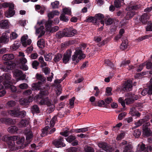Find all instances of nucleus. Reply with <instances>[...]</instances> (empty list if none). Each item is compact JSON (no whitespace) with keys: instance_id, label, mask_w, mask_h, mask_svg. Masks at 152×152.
<instances>
[{"instance_id":"nucleus-63","label":"nucleus","mask_w":152,"mask_h":152,"mask_svg":"<svg viewBox=\"0 0 152 152\" xmlns=\"http://www.w3.org/2000/svg\"><path fill=\"white\" fill-rule=\"evenodd\" d=\"M144 122V120L143 119H141L138 121L137 122L135 123L136 127H137L141 126Z\"/></svg>"},{"instance_id":"nucleus-13","label":"nucleus","mask_w":152,"mask_h":152,"mask_svg":"<svg viewBox=\"0 0 152 152\" xmlns=\"http://www.w3.org/2000/svg\"><path fill=\"white\" fill-rule=\"evenodd\" d=\"M138 8L137 6H133L131 7H129L127 9L129 10V11L128 12L126 15V19L128 20L129 18H132L135 14V12L132 11V10H136Z\"/></svg>"},{"instance_id":"nucleus-55","label":"nucleus","mask_w":152,"mask_h":152,"mask_svg":"<svg viewBox=\"0 0 152 152\" xmlns=\"http://www.w3.org/2000/svg\"><path fill=\"white\" fill-rule=\"evenodd\" d=\"M6 88L10 89L11 91L12 92H15L17 91V88L16 87L12 85V82L11 83V86L8 87H5Z\"/></svg>"},{"instance_id":"nucleus-54","label":"nucleus","mask_w":152,"mask_h":152,"mask_svg":"<svg viewBox=\"0 0 152 152\" xmlns=\"http://www.w3.org/2000/svg\"><path fill=\"white\" fill-rule=\"evenodd\" d=\"M28 85L26 83H22L18 86V87L21 89H25L28 88Z\"/></svg>"},{"instance_id":"nucleus-12","label":"nucleus","mask_w":152,"mask_h":152,"mask_svg":"<svg viewBox=\"0 0 152 152\" xmlns=\"http://www.w3.org/2000/svg\"><path fill=\"white\" fill-rule=\"evenodd\" d=\"M28 36L25 34L21 38V42L24 47H26L27 45L30 44L31 42V40L28 39Z\"/></svg>"},{"instance_id":"nucleus-41","label":"nucleus","mask_w":152,"mask_h":152,"mask_svg":"<svg viewBox=\"0 0 152 152\" xmlns=\"http://www.w3.org/2000/svg\"><path fill=\"white\" fill-rule=\"evenodd\" d=\"M88 131V128H85L75 129L74 132L77 133H84Z\"/></svg>"},{"instance_id":"nucleus-53","label":"nucleus","mask_w":152,"mask_h":152,"mask_svg":"<svg viewBox=\"0 0 152 152\" xmlns=\"http://www.w3.org/2000/svg\"><path fill=\"white\" fill-rule=\"evenodd\" d=\"M59 5V2L57 1H56L51 3V5L52 8L53 9L57 8L58 7Z\"/></svg>"},{"instance_id":"nucleus-14","label":"nucleus","mask_w":152,"mask_h":152,"mask_svg":"<svg viewBox=\"0 0 152 152\" xmlns=\"http://www.w3.org/2000/svg\"><path fill=\"white\" fill-rule=\"evenodd\" d=\"M95 21H96V24H98L100 21L101 24L104 25V15L98 13L96 14L94 16Z\"/></svg>"},{"instance_id":"nucleus-21","label":"nucleus","mask_w":152,"mask_h":152,"mask_svg":"<svg viewBox=\"0 0 152 152\" xmlns=\"http://www.w3.org/2000/svg\"><path fill=\"white\" fill-rule=\"evenodd\" d=\"M118 102L121 103L123 107H125V102L127 104H129L132 102V100L130 99H125V100H124L122 97H120L118 99Z\"/></svg>"},{"instance_id":"nucleus-57","label":"nucleus","mask_w":152,"mask_h":152,"mask_svg":"<svg viewBox=\"0 0 152 152\" xmlns=\"http://www.w3.org/2000/svg\"><path fill=\"white\" fill-rule=\"evenodd\" d=\"M141 132L138 129H137L135 130L133 135L135 137H138L141 135Z\"/></svg>"},{"instance_id":"nucleus-50","label":"nucleus","mask_w":152,"mask_h":152,"mask_svg":"<svg viewBox=\"0 0 152 152\" xmlns=\"http://www.w3.org/2000/svg\"><path fill=\"white\" fill-rule=\"evenodd\" d=\"M94 16V17H89L86 20V21L88 22H92L93 23L96 24V21H95Z\"/></svg>"},{"instance_id":"nucleus-24","label":"nucleus","mask_w":152,"mask_h":152,"mask_svg":"<svg viewBox=\"0 0 152 152\" xmlns=\"http://www.w3.org/2000/svg\"><path fill=\"white\" fill-rule=\"evenodd\" d=\"M129 113L133 116L139 117L140 115V113L136 110L135 107H132L130 109Z\"/></svg>"},{"instance_id":"nucleus-17","label":"nucleus","mask_w":152,"mask_h":152,"mask_svg":"<svg viewBox=\"0 0 152 152\" xmlns=\"http://www.w3.org/2000/svg\"><path fill=\"white\" fill-rule=\"evenodd\" d=\"M72 52L71 50H69L64 54L62 60L64 63L66 64L68 62L71 58Z\"/></svg>"},{"instance_id":"nucleus-33","label":"nucleus","mask_w":152,"mask_h":152,"mask_svg":"<svg viewBox=\"0 0 152 152\" xmlns=\"http://www.w3.org/2000/svg\"><path fill=\"white\" fill-rule=\"evenodd\" d=\"M149 17L146 14H144L141 17L140 19L142 23H144L149 19Z\"/></svg>"},{"instance_id":"nucleus-42","label":"nucleus","mask_w":152,"mask_h":152,"mask_svg":"<svg viewBox=\"0 0 152 152\" xmlns=\"http://www.w3.org/2000/svg\"><path fill=\"white\" fill-rule=\"evenodd\" d=\"M145 149V145L142 143L138 145L137 151L136 152H141L143 151Z\"/></svg>"},{"instance_id":"nucleus-32","label":"nucleus","mask_w":152,"mask_h":152,"mask_svg":"<svg viewBox=\"0 0 152 152\" xmlns=\"http://www.w3.org/2000/svg\"><path fill=\"white\" fill-rule=\"evenodd\" d=\"M63 13L65 15H70L72 14L71 9L70 8L64 7L62 9Z\"/></svg>"},{"instance_id":"nucleus-44","label":"nucleus","mask_w":152,"mask_h":152,"mask_svg":"<svg viewBox=\"0 0 152 152\" xmlns=\"http://www.w3.org/2000/svg\"><path fill=\"white\" fill-rule=\"evenodd\" d=\"M53 54L51 53H46L45 55V61H50L52 58Z\"/></svg>"},{"instance_id":"nucleus-9","label":"nucleus","mask_w":152,"mask_h":152,"mask_svg":"<svg viewBox=\"0 0 152 152\" xmlns=\"http://www.w3.org/2000/svg\"><path fill=\"white\" fill-rule=\"evenodd\" d=\"M13 76L17 81L23 80L25 78V75L22 74V72L18 69L15 70L14 71Z\"/></svg>"},{"instance_id":"nucleus-47","label":"nucleus","mask_w":152,"mask_h":152,"mask_svg":"<svg viewBox=\"0 0 152 152\" xmlns=\"http://www.w3.org/2000/svg\"><path fill=\"white\" fill-rule=\"evenodd\" d=\"M44 43L45 42L44 39H41L37 41V45L38 47L41 48H42L44 46Z\"/></svg>"},{"instance_id":"nucleus-5","label":"nucleus","mask_w":152,"mask_h":152,"mask_svg":"<svg viewBox=\"0 0 152 152\" xmlns=\"http://www.w3.org/2000/svg\"><path fill=\"white\" fill-rule=\"evenodd\" d=\"M8 113L11 116L14 117H20L21 118L24 117L26 115V113L25 111L19 112L18 109L11 110L8 111Z\"/></svg>"},{"instance_id":"nucleus-1","label":"nucleus","mask_w":152,"mask_h":152,"mask_svg":"<svg viewBox=\"0 0 152 152\" xmlns=\"http://www.w3.org/2000/svg\"><path fill=\"white\" fill-rule=\"evenodd\" d=\"M77 32L76 30L71 28H66L62 31L58 32L56 37L59 38L64 37H71L75 35Z\"/></svg>"},{"instance_id":"nucleus-15","label":"nucleus","mask_w":152,"mask_h":152,"mask_svg":"<svg viewBox=\"0 0 152 152\" xmlns=\"http://www.w3.org/2000/svg\"><path fill=\"white\" fill-rule=\"evenodd\" d=\"M14 5L13 4H12L10 6L8 10L5 13V16L7 18H10L13 16L15 12L14 10Z\"/></svg>"},{"instance_id":"nucleus-27","label":"nucleus","mask_w":152,"mask_h":152,"mask_svg":"<svg viewBox=\"0 0 152 152\" xmlns=\"http://www.w3.org/2000/svg\"><path fill=\"white\" fill-rule=\"evenodd\" d=\"M0 26L3 28H7L9 26V23L7 20H2L0 21Z\"/></svg>"},{"instance_id":"nucleus-51","label":"nucleus","mask_w":152,"mask_h":152,"mask_svg":"<svg viewBox=\"0 0 152 152\" xmlns=\"http://www.w3.org/2000/svg\"><path fill=\"white\" fill-rule=\"evenodd\" d=\"M124 0H115L114 5L117 8L120 7L121 6V2Z\"/></svg>"},{"instance_id":"nucleus-45","label":"nucleus","mask_w":152,"mask_h":152,"mask_svg":"<svg viewBox=\"0 0 152 152\" xmlns=\"http://www.w3.org/2000/svg\"><path fill=\"white\" fill-rule=\"evenodd\" d=\"M62 57V55L61 54L58 53L55 55L54 58V61L55 62H58L61 59Z\"/></svg>"},{"instance_id":"nucleus-11","label":"nucleus","mask_w":152,"mask_h":152,"mask_svg":"<svg viewBox=\"0 0 152 152\" xmlns=\"http://www.w3.org/2000/svg\"><path fill=\"white\" fill-rule=\"evenodd\" d=\"M99 147L102 148L107 152H111L113 151L114 149L110 146L107 145V143L104 142H101L98 144Z\"/></svg>"},{"instance_id":"nucleus-36","label":"nucleus","mask_w":152,"mask_h":152,"mask_svg":"<svg viewBox=\"0 0 152 152\" xmlns=\"http://www.w3.org/2000/svg\"><path fill=\"white\" fill-rule=\"evenodd\" d=\"M128 41L126 40L122 42L120 46V48L122 50H124L127 48L128 46Z\"/></svg>"},{"instance_id":"nucleus-3","label":"nucleus","mask_w":152,"mask_h":152,"mask_svg":"<svg viewBox=\"0 0 152 152\" xmlns=\"http://www.w3.org/2000/svg\"><path fill=\"white\" fill-rule=\"evenodd\" d=\"M11 77V75L10 74H4L2 76H0V83L2 82L5 87L10 86L12 83Z\"/></svg>"},{"instance_id":"nucleus-30","label":"nucleus","mask_w":152,"mask_h":152,"mask_svg":"<svg viewBox=\"0 0 152 152\" xmlns=\"http://www.w3.org/2000/svg\"><path fill=\"white\" fill-rule=\"evenodd\" d=\"M32 98L30 101H28V100L26 99L22 98L20 100V103L22 105L26 106L30 102H32Z\"/></svg>"},{"instance_id":"nucleus-29","label":"nucleus","mask_w":152,"mask_h":152,"mask_svg":"<svg viewBox=\"0 0 152 152\" xmlns=\"http://www.w3.org/2000/svg\"><path fill=\"white\" fill-rule=\"evenodd\" d=\"M52 22V21L50 20V19H49L48 21L47 22H46L45 21V23L43 24V25L45 24L46 29L48 31H50L51 29V26Z\"/></svg>"},{"instance_id":"nucleus-7","label":"nucleus","mask_w":152,"mask_h":152,"mask_svg":"<svg viewBox=\"0 0 152 152\" xmlns=\"http://www.w3.org/2000/svg\"><path fill=\"white\" fill-rule=\"evenodd\" d=\"M45 23V20H43L40 22H38L37 23V25L40 26L39 28L36 29V34H39V35L38 36V38L41 37L45 33V30L44 29L43 26H42L43 24Z\"/></svg>"},{"instance_id":"nucleus-40","label":"nucleus","mask_w":152,"mask_h":152,"mask_svg":"<svg viewBox=\"0 0 152 152\" xmlns=\"http://www.w3.org/2000/svg\"><path fill=\"white\" fill-rule=\"evenodd\" d=\"M18 37V34L15 32H11L10 35V40H12L16 39Z\"/></svg>"},{"instance_id":"nucleus-46","label":"nucleus","mask_w":152,"mask_h":152,"mask_svg":"<svg viewBox=\"0 0 152 152\" xmlns=\"http://www.w3.org/2000/svg\"><path fill=\"white\" fill-rule=\"evenodd\" d=\"M132 147L130 145L126 146L123 152H133L132 150Z\"/></svg>"},{"instance_id":"nucleus-38","label":"nucleus","mask_w":152,"mask_h":152,"mask_svg":"<svg viewBox=\"0 0 152 152\" xmlns=\"http://www.w3.org/2000/svg\"><path fill=\"white\" fill-rule=\"evenodd\" d=\"M18 130L17 127L15 126H11L8 129V132L11 133H14L16 132Z\"/></svg>"},{"instance_id":"nucleus-64","label":"nucleus","mask_w":152,"mask_h":152,"mask_svg":"<svg viewBox=\"0 0 152 152\" xmlns=\"http://www.w3.org/2000/svg\"><path fill=\"white\" fill-rule=\"evenodd\" d=\"M85 150L86 152H94V151L93 149L90 147L86 146L85 147Z\"/></svg>"},{"instance_id":"nucleus-26","label":"nucleus","mask_w":152,"mask_h":152,"mask_svg":"<svg viewBox=\"0 0 152 152\" xmlns=\"http://www.w3.org/2000/svg\"><path fill=\"white\" fill-rule=\"evenodd\" d=\"M142 129L143 130V134L144 135L147 136H148L150 135L151 131L150 129L148 128L146 126H143Z\"/></svg>"},{"instance_id":"nucleus-43","label":"nucleus","mask_w":152,"mask_h":152,"mask_svg":"<svg viewBox=\"0 0 152 152\" xmlns=\"http://www.w3.org/2000/svg\"><path fill=\"white\" fill-rule=\"evenodd\" d=\"M31 110L33 114L35 113H39V108L37 105L33 106L31 109Z\"/></svg>"},{"instance_id":"nucleus-35","label":"nucleus","mask_w":152,"mask_h":152,"mask_svg":"<svg viewBox=\"0 0 152 152\" xmlns=\"http://www.w3.org/2000/svg\"><path fill=\"white\" fill-rule=\"evenodd\" d=\"M42 83H41V82H39L37 83H34L32 84V87L33 90H37L39 89Z\"/></svg>"},{"instance_id":"nucleus-16","label":"nucleus","mask_w":152,"mask_h":152,"mask_svg":"<svg viewBox=\"0 0 152 152\" xmlns=\"http://www.w3.org/2000/svg\"><path fill=\"white\" fill-rule=\"evenodd\" d=\"M148 94H152V78L150 80V85L148 89H143L141 93V94L143 96H145Z\"/></svg>"},{"instance_id":"nucleus-18","label":"nucleus","mask_w":152,"mask_h":152,"mask_svg":"<svg viewBox=\"0 0 152 152\" xmlns=\"http://www.w3.org/2000/svg\"><path fill=\"white\" fill-rule=\"evenodd\" d=\"M63 138L60 137L59 139L54 140L53 142V144L58 148L64 147L65 144L63 142Z\"/></svg>"},{"instance_id":"nucleus-19","label":"nucleus","mask_w":152,"mask_h":152,"mask_svg":"<svg viewBox=\"0 0 152 152\" xmlns=\"http://www.w3.org/2000/svg\"><path fill=\"white\" fill-rule=\"evenodd\" d=\"M132 82L130 80H128L125 83L123 86V89L124 91H130L132 90Z\"/></svg>"},{"instance_id":"nucleus-61","label":"nucleus","mask_w":152,"mask_h":152,"mask_svg":"<svg viewBox=\"0 0 152 152\" xmlns=\"http://www.w3.org/2000/svg\"><path fill=\"white\" fill-rule=\"evenodd\" d=\"M16 104L15 102L13 101H10L8 102L7 103V105L9 107H12L14 106Z\"/></svg>"},{"instance_id":"nucleus-48","label":"nucleus","mask_w":152,"mask_h":152,"mask_svg":"<svg viewBox=\"0 0 152 152\" xmlns=\"http://www.w3.org/2000/svg\"><path fill=\"white\" fill-rule=\"evenodd\" d=\"M76 139L75 136L70 135L66 138V141L69 142H71L75 140Z\"/></svg>"},{"instance_id":"nucleus-58","label":"nucleus","mask_w":152,"mask_h":152,"mask_svg":"<svg viewBox=\"0 0 152 152\" xmlns=\"http://www.w3.org/2000/svg\"><path fill=\"white\" fill-rule=\"evenodd\" d=\"M39 61L41 64L42 66H46L47 64L44 61V59L42 56L40 57L39 58Z\"/></svg>"},{"instance_id":"nucleus-56","label":"nucleus","mask_w":152,"mask_h":152,"mask_svg":"<svg viewBox=\"0 0 152 152\" xmlns=\"http://www.w3.org/2000/svg\"><path fill=\"white\" fill-rule=\"evenodd\" d=\"M69 129H66L63 132H60V134L65 137H66L69 135Z\"/></svg>"},{"instance_id":"nucleus-20","label":"nucleus","mask_w":152,"mask_h":152,"mask_svg":"<svg viewBox=\"0 0 152 152\" xmlns=\"http://www.w3.org/2000/svg\"><path fill=\"white\" fill-rule=\"evenodd\" d=\"M9 41V37L7 34L4 33L2 34L1 36L0 37V42L7 43Z\"/></svg>"},{"instance_id":"nucleus-6","label":"nucleus","mask_w":152,"mask_h":152,"mask_svg":"<svg viewBox=\"0 0 152 152\" xmlns=\"http://www.w3.org/2000/svg\"><path fill=\"white\" fill-rule=\"evenodd\" d=\"M39 104L41 105H47V106L50 107V108L51 111L53 110L55 107L54 105L52 104L51 101L47 97L41 99L40 101L39 102Z\"/></svg>"},{"instance_id":"nucleus-28","label":"nucleus","mask_w":152,"mask_h":152,"mask_svg":"<svg viewBox=\"0 0 152 152\" xmlns=\"http://www.w3.org/2000/svg\"><path fill=\"white\" fill-rule=\"evenodd\" d=\"M14 58V56L12 54H6L4 55L3 57L2 58L4 60H12Z\"/></svg>"},{"instance_id":"nucleus-2","label":"nucleus","mask_w":152,"mask_h":152,"mask_svg":"<svg viewBox=\"0 0 152 152\" xmlns=\"http://www.w3.org/2000/svg\"><path fill=\"white\" fill-rule=\"evenodd\" d=\"M2 140L4 141H8L9 145L10 144V142H11V146H13L15 144V141H16V142L18 144H22L24 142L25 138L24 137H20L18 136H14L9 137H7V136H6L4 138L2 139Z\"/></svg>"},{"instance_id":"nucleus-25","label":"nucleus","mask_w":152,"mask_h":152,"mask_svg":"<svg viewBox=\"0 0 152 152\" xmlns=\"http://www.w3.org/2000/svg\"><path fill=\"white\" fill-rule=\"evenodd\" d=\"M48 93L47 92H45L44 91H42L40 94L37 95L35 96L34 98V99L36 101H38L40 99H41L42 97L44 96H46L48 95Z\"/></svg>"},{"instance_id":"nucleus-60","label":"nucleus","mask_w":152,"mask_h":152,"mask_svg":"<svg viewBox=\"0 0 152 152\" xmlns=\"http://www.w3.org/2000/svg\"><path fill=\"white\" fill-rule=\"evenodd\" d=\"M112 89L110 87H107L106 88V94L108 96L111 95L112 94L111 91Z\"/></svg>"},{"instance_id":"nucleus-52","label":"nucleus","mask_w":152,"mask_h":152,"mask_svg":"<svg viewBox=\"0 0 152 152\" xmlns=\"http://www.w3.org/2000/svg\"><path fill=\"white\" fill-rule=\"evenodd\" d=\"M62 89L61 86L58 85L56 87V93L57 95H59L61 93Z\"/></svg>"},{"instance_id":"nucleus-23","label":"nucleus","mask_w":152,"mask_h":152,"mask_svg":"<svg viewBox=\"0 0 152 152\" xmlns=\"http://www.w3.org/2000/svg\"><path fill=\"white\" fill-rule=\"evenodd\" d=\"M29 121L28 119H22L19 123L18 126L20 127H25L28 124Z\"/></svg>"},{"instance_id":"nucleus-10","label":"nucleus","mask_w":152,"mask_h":152,"mask_svg":"<svg viewBox=\"0 0 152 152\" xmlns=\"http://www.w3.org/2000/svg\"><path fill=\"white\" fill-rule=\"evenodd\" d=\"M57 119V117L56 116H54L50 121V126L48 125L46 126L42 130V134H45L47 131V130H50L52 127H53L55 124V121Z\"/></svg>"},{"instance_id":"nucleus-8","label":"nucleus","mask_w":152,"mask_h":152,"mask_svg":"<svg viewBox=\"0 0 152 152\" xmlns=\"http://www.w3.org/2000/svg\"><path fill=\"white\" fill-rule=\"evenodd\" d=\"M14 66V64H12L11 61H7L4 63V66L0 64V69L4 71H7L12 69Z\"/></svg>"},{"instance_id":"nucleus-62","label":"nucleus","mask_w":152,"mask_h":152,"mask_svg":"<svg viewBox=\"0 0 152 152\" xmlns=\"http://www.w3.org/2000/svg\"><path fill=\"white\" fill-rule=\"evenodd\" d=\"M113 20L111 18H108L105 21V23L106 25H110L113 22Z\"/></svg>"},{"instance_id":"nucleus-49","label":"nucleus","mask_w":152,"mask_h":152,"mask_svg":"<svg viewBox=\"0 0 152 152\" xmlns=\"http://www.w3.org/2000/svg\"><path fill=\"white\" fill-rule=\"evenodd\" d=\"M105 64L108 66H110L112 68L114 69L115 68L114 64L111 63L109 59H106L105 60Z\"/></svg>"},{"instance_id":"nucleus-39","label":"nucleus","mask_w":152,"mask_h":152,"mask_svg":"<svg viewBox=\"0 0 152 152\" xmlns=\"http://www.w3.org/2000/svg\"><path fill=\"white\" fill-rule=\"evenodd\" d=\"M36 77L37 80L40 81V82H41V83H42L44 82L46 80V79L45 77H44L41 75L38 74H36Z\"/></svg>"},{"instance_id":"nucleus-22","label":"nucleus","mask_w":152,"mask_h":152,"mask_svg":"<svg viewBox=\"0 0 152 152\" xmlns=\"http://www.w3.org/2000/svg\"><path fill=\"white\" fill-rule=\"evenodd\" d=\"M25 134L26 135V140H27L28 143L30 142V139L33 137V135L29 129L26 130L25 131Z\"/></svg>"},{"instance_id":"nucleus-34","label":"nucleus","mask_w":152,"mask_h":152,"mask_svg":"<svg viewBox=\"0 0 152 152\" xmlns=\"http://www.w3.org/2000/svg\"><path fill=\"white\" fill-rule=\"evenodd\" d=\"M60 20L64 22H67L69 20V18L63 13L61 14L59 17Z\"/></svg>"},{"instance_id":"nucleus-31","label":"nucleus","mask_w":152,"mask_h":152,"mask_svg":"<svg viewBox=\"0 0 152 152\" xmlns=\"http://www.w3.org/2000/svg\"><path fill=\"white\" fill-rule=\"evenodd\" d=\"M20 45V42L18 41H15L11 46V48L13 50H15L19 48Z\"/></svg>"},{"instance_id":"nucleus-59","label":"nucleus","mask_w":152,"mask_h":152,"mask_svg":"<svg viewBox=\"0 0 152 152\" xmlns=\"http://www.w3.org/2000/svg\"><path fill=\"white\" fill-rule=\"evenodd\" d=\"M125 132H121L117 137V140H120L124 138L125 135Z\"/></svg>"},{"instance_id":"nucleus-37","label":"nucleus","mask_w":152,"mask_h":152,"mask_svg":"<svg viewBox=\"0 0 152 152\" xmlns=\"http://www.w3.org/2000/svg\"><path fill=\"white\" fill-rule=\"evenodd\" d=\"M0 121L2 123L6 124H13L12 119L10 118L6 119L2 118L1 119Z\"/></svg>"},{"instance_id":"nucleus-4","label":"nucleus","mask_w":152,"mask_h":152,"mask_svg":"<svg viewBox=\"0 0 152 152\" xmlns=\"http://www.w3.org/2000/svg\"><path fill=\"white\" fill-rule=\"evenodd\" d=\"M85 57L80 48H76L74 54L72 56V59L73 61H75L78 63L80 60L84 58Z\"/></svg>"}]
</instances>
